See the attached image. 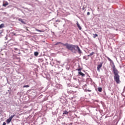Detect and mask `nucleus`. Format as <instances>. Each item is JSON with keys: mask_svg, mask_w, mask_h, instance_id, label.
<instances>
[{"mask_svg": "<svg viewBox=\"0 0 125 125\" xmlns=\"http://www.w3.org/2000/svg\"><path fill=\"white\" fill-rule=\"evenodd\" d=\"M113 72L114 75V79L117 83H120L121 80H120V75H119V71L116 68L115 65L112 67Z\"/></svg>", "mask_w": 125, "mask_h": 125, "instance_id": "f257e3e1", "label": "nucleus"}, {"mask_svg": "<svg viewBox=\"0 0 125 125\" xmlns=\"http://www.w3.org/2000/svg\"><path fill=\"white\" fill-rule=\"evenodd\" d=\"M67 49H68V50H71V51H73V50H76V49H77L79 54H81V53H82V51L81 50V49H80V47H79V46L78 45H75L69 44Z\"/></svg>", "mask_w": 125, "mask_h": 125, "instance_id": "f03ea898", "label": "nucleus"}, {"mask_svg": "<svg viewBox=\"0 0 125 125\" xmlns=\"http://www.w3.org/2000/svg\"><path fill=\"white\" fill-rule=\"evenodd\" d=\"M58 44H62V45H63V46H66V48L68 49V47H69V44L68 43H63L61 42H57V43H56V44H55V45H58Z\"/></svg>", "mask_w": 125, "mask_h": 125, "instance_id": "7ed1b4c3", "label": "nucleus"}, {"mask_svg": "<svg viewBox=\"0 0 125 125\" xmlns=\"http://www.w3.org/2000/svg\"><path fill=\"white\" fill-rule=\"evenodd\" d=\"M102 65H103V62H100V64L98 65L97 69L98 72H100V68H102Z\"/></svg>", "mask_w": 125, "mask_h": 125, "instance_id": "20e7f679", "label": "nucleus"}, {"mask_svg": "<svg viewBox=\"0 0 125 125\" xmlns=\"http://www.w3.org/2000/svg\"><path fill=\"white\" fill-rule=\"evenodd\" d=\"M78 75H79L80 76H82V77L85 76V74L83 73V72H82V71L78 72Z\"/></svg>", "mask_w": 125, "mask_h": 125, "instance_id": "39448f33", "label": "nucleus"}, {"mask_svg": "<svg viewBox=\"0 0 125 125\" xmlns=\"http://www.w3.org/2000/svg\"><path fill=\"white\" fill-rule=\"evenodd\" d=\"M77 27L79 28V30H82V27H81L80 23H79V22H78V21L77 22Z\"/></svg>", "mask_w": 125, "mask_h": 125, "instance_id": "423d86ee", "label": "nucleus"}, {"mask_svg": "<svg viewBox=\"0 0 125 125\" xmlns=\"http://www.w3.org/2000/svg\"><path fill=\"white\" fill-rule=\"evenodd\" d=\"M19 21H20V22H21V23H23V24H26L25 21H24L22 19H19Z\"/></svg>", "mask_w": 125, "mask_h": 125, "instance_id": "0eeeda50", "label": "nucleus"}, {"mask_svg": "<svg viewBox=\"0 0 125 125\" xmlns=\"http://www.w3.org/2000/svg\"><path fill=\"white\" fill-rule=\"evenodd\" d=\"M93 36L94 39H95L97 37H98V35L97 34H93Z\"/></svg>", "mask_w": 125, "mask_h": 125, "instance_id": "6e6552de", "label": "nucleus"}, {"mask_svg": "<svg viewBox=\"0 0 125 125\" xmlns=\"http://www.w3.org/2000/svg\"><path fill=\"white\" fill-rule=\"evenodd\" d=\"M11 121H12V119L9 118L7 120V124H9V123H10Z\"/></svg>", "mask_w": 125, "mask_h": 125, "instance_id": "1a4fd4ad", "label": "nucleus"}, {"mask_svg": "<svg viewBox=\"0 0 125 125\" xmlns=\"http://www.w3.org/2000/svg\"><path fill=\"white\" fill-rule=\"evenodd\" d=\"M7 5H8V2H5L3 4V6H7Z\"/></svg>", "mask_w": 125, "mask_h": 125, "instance_id": "9d476101", "label": "nucleus"}, {"mask_svg": "<svg viewBox=\"0 0 125 125\" xmlns=\"http://www.w3.org/2000/svg\"><path fill=\"white\" fill-rule=\"evenodd\" d=\"M98 90L99 92H101L102 91V87H98Z\"/></svg>", "mask_w": 125, "mask_h": 125, "instance_id": "9b49d317", "label": "nucleus"}, {"mask_svg": "<svg viewBox=\"0 0 125 125\" xmlns=\"http://www.w3.org/2000/svg\"><path fill=\"white\" fill-rule=\"evenodd\" d=\"M4 27V24L2 23L0 25V29H2V28H3Z\"/></svg>", "mask_w": 125, "mask_h": 125, "instance_id": "f8f14e48", "label": "nucleus"}, {"mask_svg": "<svg viewBox=\"0 0 125 125\" xmlns=\"http://www.w3.org/2000/svg\"><path fill=\"white\" fill-rule=\"evenodd\" d=\"M106 58H107L108 59V60L110 62H112V60H111V59H110V58H109L108 57L105 56Z\"/></svg>", "mask_w": 125, "mask_h": 125, "instance_id": "ddd939ff", "label": "nucleus"}, {"mask_svg": "<svg viewBox=\"0 0 125 125\" xmlns=\"http://www.w3.org/2000/svg\"><path fill=\"white\" fill-rule=\"evenodd\" d=\"M67 114H69V112L67 110H65L64 113H63V115H67Z\"/></svg>", "mask_w": 125, "mask_h": 125, "instance_id": "4468645a", "label": "nucleus"}, {"mask_svg": "<svg viewBox=\"0 0 125 125\" xmlns=\"http://www.w3.org/2000/svg\"><path fill=\"white\" fill-rule=\"evenodd\" d=\"M34 55H35V56H38V55H39V52H34Z\"/></svg>", "mask_w": 125, "mask_h": 125, "instance_id": "2eb2a0df", "label": "nucleus"}, {"mask_svg": "<svg viewBox=\"0 0 125 125\" xmlns=\"http://www.w3.org/2000/svg\"><path fill=\"white\" fill-rule=\"evenodd\" d=\"M15 116H16V115L14 114L13 115H11V116L9 118L12 120V119H13V118H14V117H15Z\"/></svg>", "mask_w": 125, "mask_h": 125, "instance_id": "dca6fc26", "label": "nucleus"}, {"mask_svg": "<svg viewBox=\"0 0 125 125\" xmlns=\"http://www.w3.org/2000/svg\"><path fill=\"white\" fill-rule=\"evenodd\" d=\"M36 31H37V32H40V33H42V32H43V31H42L39 29H36Z\"/></svg>", "mask_w": 125, "mask_h": 125, "instance_id": "f3484780", "label": "nucleus"}, {"mask_svg": "<svg viewBox=\"0 0 125 125\" xmlns=\"http://www.w3.org/2000/svg\"><path fill=\"white\" fill-rule=\"evenodd\" d=\"M95 54V53H94V52H93L90 54V55H91V56H92V55H93V54Z\"/></svg>", "mask_w": 125, "mask_h": 125, "instance_id": "a211bd4d", "label": "nucleus"}, {"mask_svg": "<svg viewBox=\"0 0 125 125\" xmlns=\"http://www.w3.org/2000/svg\"><path fill=\"white\" fill-rule=\"evenodd\" d=\"M23 87H30V85H24Z\"/></svg>", "mask_w": 125, "mask_h": 125, "instance_id": "6ab92c4d", "label": "nucleus"}, {"mask_svg": "<svg viewBox=\"0 0 125 125\" xmlns=\"http://www.w3.org/2000/svg\"><path fill=\"white\" fill-rule=\"evenodd\" d=\"M56 62L59 63V64H60V63H61V62L56 60Z\"/></svg>", "mask_w": 125, "mask_h": 125, "instance_id": "aec40b11", "label": "nucleus"}, {"mask_svg": "<svg viewBox=\"0 0 125 125\" xmlns=\"http://www.w3.org/2000/svg\"><path fill=\"white\" fill-rule=\"evenodd\" d=\"M81 70L82 69L81 68H79L78 69H77V71H78V72H81Z\"/></svg>", "mask_w": 125, "mask_h": 125, "instance_id": "412c9836", "label": "nucleus"}, {"mask_svg": "<svg viewBox=\"0 0 125 125\" xmlns=\"http://www.w3.org/2000/svg\"><path fill=\"white\" fill-rule=\"evenodd\" d=\"M90 15V13L89 12H88L87 13V15Z\"/></svg>", "mask_w": 125, "mask_h": 125, "instance_id": "4be33fe9", "label": "nucleus"}, {"mask_svg": "<svg viewBox=\"0 0 125 125\" xmlns=\"http://www.w3.org/2000/svg\"><path fill=\"white\" fill-rule=\"evenodd\" d=\"M2 34V30H0V35H1Z\"/></svg>", "mask_w": 125, "mask_h": 125, "instance_id": "5701e85b", "label": "nucleus"}, {"mask_svg": "<svg viewBox=\"0 0 125 125\" xmlns=\"http://www.w3.org/2000/svg\"><path fill=\"white\" fill-rule=\"evenodd\" d=\"M2 125H6V123H5V122H3Z\"/></svg>", "mask_w": 125, "mask_h": 125, "instance_id": "b1692460", "label": "nucleus"}, {"mask_svg": "<svg viewBox=\"0 0 125 125\" xmlns=\"http://www.w3.org/2000/svg\"><path fill=\"white\" fill-rule=\"evenodd\" d=\"M56 22H60V21H56Z\"/></svg>", "mask_w": 125, "mask_h": 125, "instance_id": "393cba45", "label": "nucleus"}, {"mask_svg": "<svg viewBox=\"0 0 125 125\" xmlns=\"http://www.w3.org/2000/svg\"><path fill=\"white\" fill-rule=\"evenodd\" d=\"M82 9H83V10H84V7H83V8H82Z\"/></svg>", "mask_w": 125, "mask_h": 125, "instance_id": "a878e982", "label": "nucleus"}, {"mask_svg": "<svg viewBox=\"0 0 125 125\" xmlns=\"http://www.w3.org/2000/svg\"><path fill=\"white\" fill-rule=\"evenodd\" d=\"M89 56H91L90 55V54L88 55V57H89Z\"/></svg>", "mask_w": 125, "mask_h": 125, "instance_id": "bb28decb", "label": "nucleus"}, {"mask_svg": "<svg viewBox=\"0 0 125 125\" xmlns=\"http://www.w3.org/2000/svg\"><path fill=\"white\" fill-rule=\"evenodd\" d=\"M88 91H89V92H90V91H91V90H88Z\"/></svg>", "mask_w": 125, "mask_h": 125, "instance_id": "cd10ccee", "label": "nucleus"}, {"mask_svg": "<svg viewBox=\"0 0 125 125\" xmlns=\"http://www.w3.org/2000/svg\"><path fill=\"white\" fill-rule=\"evenodd\" d=\"M27 31H29V29H28L27 28L26 29Z\"/></svg>", "mask_w": 125, "mask_h": 125, "instance_id": "c85d7f7f", "label": "nucleus"}, {"mask_svg": "<svg viewBox=\"0 0 125 125\" xmlns=\"http://www.w3.org/2000/svg\"><path fill=\"white\" fill-rule=\"evenodd\" d=\"M98 9H99V8H98Z\"/></svg>", "mask_w": 125, "mask_h": 125, "instance_id": "c756f323", "label": "nucleus"}]
</instances>
